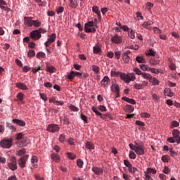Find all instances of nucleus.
Returning <instances> with one entry per match:
<instances>
[{
  "label": "nucleus",
  "mask_w": 180,
  "mask_h": 180,
  "mask_svg": "<svg viewBox=\"0 0 180 180\" xmlns=\"http://www.w3.org/2000/svg\"><path fill=\"white\" fill-rule=\"evenodd\" d=\"M7 167L11 169V171H16L18 169V160L16 157L12 156L10 160L7 162Z\"/></svg>",
  "instance_id": "obj_1"
},
{
  "label": "nucleus",
  "mask_w": 180,
  "mask_h": 180,
  "mask_svg": "<svg viewBox=\"0 0 180 180\" xmlns=\"http://www.w3.org/2000/svg\"><path fill=\"white\" fill-rule=\"evenodd\" d=\"M136 147H134V151H135L137 155H144L145 150H144V143H136Z\"/></svg>",
  "instance_id": "obj_2"
},
{
  "label": "nucleus",
  "mask_w": 180,
  "mask_h": 180,
  "mask_svg": "<svg viewBox=\"0 0 180 180\" xmlns=\"http://www.w3.org/2000/svg\"><path fill=\"white\" fill-rule=\"evenodd\" d=\"M12 138L2 139L0 141V146L2 148H11L12 147Z\"/></svg>",
  "instance_id": "obj_3"
},
{
  "label": "nucleus",
  "mask_w": 180,
  "mask_h": 180,
  "mask_svg": "<svg viewBox=\"0 0 180 180\" xmlns=\"http://www.w3.org/2000/svg\"><path fill=\"white\" fill-rule=\"evenodd\" d=\"M46 130L51 133H57V131H60V126L57 124H51L48 126Z\"/></svg>",
  "instance_id": "obj_4"
},
{
  "label": "nucleus",
  "mask_w": 180,
  "mask_h": 180,
  "mask_svg": "<svg viewBox=\"0 0 180 180\" xmlns=\"http://www.w3.org/2000/svg\"><path fill=\"white\" fill-rule=\"evenodd\" d=\"M30 37L32 40H39L41 38V34L37 30H35L30 33Z\"/></svg>",
  "instance_id": "obj_5"
},
{
  "label": "nucleus",
  "mask_w": 180,
  "mask_h": 180,
  "mask_svg": "<svg viewBox=\"0 0 180 180\" xmlns=\"http://www.w3.org/2000/svg\"><path fill=\"white\" fill-rule=\"evenodd\" d=\"M29 159V155H25L18 160V165L20 168L26 167V162Z\"/></svg>",
  "instance_id": "obj_6"
},
{
  "label": "nucleus",
  "mask_w": 180,
  "mask_h": 180,
  "mask_svg": "<svg viewBox=\"0 0 180 180\" xmlns=\"http://www.w3.org/2000/svg\"><path fill=\"white\" fill-rule=\"evenodd\" d=\"M122 38L120 35L115 34L111 37V41L115 44H120L122 43Z\"/></svg>",
  "instance_id": "obj_7"
},
{
  "label": "nucleus",
  "mask_w": 180,
  "mask_h": 180,
  "mask_svg": "<svg viewBox=\"0 0 180 180\" xmlns=\"http://www.w3.org/2000/svg\"><path fill=\"white\" fill-rule=\"evenodd\" d=\"M110 82V79L108 76H105L103 79L101 81V85L103 86V88H106L109 85Z\"/></svg>",
  "instance_id": "obj_8"
},
{
  "label": "nucleus",
  "mask_w": 180,
  "mask_h": 180,
  "mask_svg": "<svg viewBox=\"0 0 180 180\" xmlns=\"http://www.w3.org/2000/svg\"><path fill=\"white\" fill-rule=\"evenodd\" d=\"M148 85V82H146V81H143L142 82L141 84H135L134 85V88H135V89H143L145 86H147Z\"/></svg>",
  "instance_id": "obj_9"
},
{
  "label": "nucleus",
  "mask_w": 180,
  "mask_h": 180,
  "mask_svg": "<svg viewBox=\"0 0 180 180\" xmlns=\"http://www.w3.org/2000/svg\"><path fill=\"white\" fill-rule=\"evenodd\" d=\"M120 77L122 81H124V82H126L127 84H130V77L128 75H126V73H120Z\"/></svg>",
  "instance_id": "obj_10"
},
{
  "label": "nucleus",
  "mask_w": 180,
  "mask_h": 180,
  "mask_svg": "<svg viewBox=\"0 0 180 180\" xmlns=\"http://www.w3.org/2000/svg\"><path fill=\"white\" fill-rule=\"evenodd\" d=\"M92 171L96 175H102L103 174V168L102 167H94Z\"/></svg>",
  "instance_id": "obj_11"
},
{
  "label": "nucleus",
  "mask_w": 180,
  "mask_h": 180,
  "mask_svg": "<svg viewBox=\"0 0 180 180\" xmlns=\"http://www.w3.org/2000/svg\"><path fill=\"white\" fill-rule=\"evenodd\" d=\"M24 23L28 26V27H32V26H33V20H32V18L30 17H25Z\"/></svg>",
  "instance_id": "obj_12"
},
{
  "label": "nucleus",
  "mask_w": 180,
  "mask_h": 180,
  "mask_svg": "<svg viewBox=\"0 0 180 180\" xmlns=\"http://www.w3.org/2000/svg\"><path fill=\"white\" fill-rule=\"evenodd\" d=\"M79 4V0H71L70 1V6L72 9H77V8H78Z\"/></svg>",
  "instance_id": "obj_13"
},
{
  "label": "nucleus",
  "mask_w": 180,
  "mask_h": 180,
  "mask_svg": "<svg viewBox=\"0 0 180 180\" xmlns=\"http://www.w3.org/2000/svg\"><path fill=\"white\" fill-rule=\"evenodd\" d=\"M12 122L13 123H15V124H18V126H21L22 127L26 126V122L21 120L13 119Z\"/></svg>",
  "instance_id": "obj_14"
},
{
  "label": "nucleus",
  "mask_w": 180,
  "mask_h": 180,
  "mask_svg": "<svg viewBox=\"0 0 180 180\" xmlns=\"http://www.w3.org/2000/svg\"><path fill=\"white\" fill-rule=\"evenodd\" d=\"M15 86L18 88V89H21L22 91H27V89H29V88H27V86L22 82L17 83L15 84Z\"/></svg>",
  "instance_id": "obj_15"
},
{
  "label": "nucleus",
  "mask_w": 180,
  "mask_h": 180,
  "mask_svg": "<svg viewBox=\"0 0 180 180\" xmlns=\"http://www.w3.org/2000/svg\"><path fill=\"white\" fill-rule=\"evenodd\" d=\"M164 95L168 96L169 98H172L174 96V92L171 91V89L166 88L164 90Z\"/></svg>",
  "instance_id": "obj_16"
},
{
  "label": "nucleus",
  "mask_w": 180,
  "mask_h": 180,
  "mask_svg": "<svg viewBox=\"0 0 180 180\" xmlns=\"http://www.w3.org/2000/svg\"><path fill=\"white\" fill-rule=\"evenodd\" d=\"M57 38V35L56 34V33H53L51 34L49 38H48V43H51V44L52 43H54L56 41V39Z\"/></svg>",
  "instance_id": "obj_17"
},
{
  "label": "nucleus",
  "mask_w": 180,
  "mask_h": 180,
  "mask_svg": "<svg viewBox=\"0 0 180 180\" xmlns=\"http://www.w3.org/2000/svg\"><path fill=\"white\" fill-rule=\"evenodd\" d=\"M122 101L127 102V103H131V105H136V100L133 98H129L128 97H122Z\"/></svg>",
  "instance_id": "obj_18"
},
{
  "label": "nucleus",
  "mask_w": 180,
  "mask_h": 180,
  "mask_svg": "<svg viewBox=\"0 0 180 180\" xmlns=\"http://www.w3.org/2000/svg\"><path fill=\"white\" fill-rule=\"evenodd\" d=\"M49 103H56L57 105V106H58V105H60V106H63V105H64V102L63 101H56V98H52L49 99Z\"/></svg>",
  "instance_id": "obj_19"
},
{
  "label": "nucleus",
  "mask_w": 180,
  "mask_h": 180,
  "mask_svg": "<svg viewBox=\"0 0 180 180\" xmlns=\"http://www.w3.org/2000/svg\"><path fill=\"white\" fill-rule=\"evenodd\" d=\"M112 86H111V91L112 92H120V89L119 88V84H113V82H112Z\"/></svg>",
  "instance_id": "obj_20"
},
{
  "label": "nucleus",
  "mask_w": 180,
  "mask_h": 180,
  "mask_svg": "<svg viewBox=\"0 0 180 180\" xmlns=\"http://www.w3.org/2000/svg\"><path fill=\"white\" fill-rule=\"evenodd\" d=\"M95 26L94 22L93 21H89L84 24V32L88 29H91L90 27H94Z\"/></svg>",
  "instance_id": "obj_21"
},
{
  "label": "nucleus",
  "mask_w": 180,
  "mask_h": 180,
  "mask_svg": "<svg viewBox=\"0 0 180 180\" xmlns=\"http://www.w3.org/2000/svg\"><path fill=\"white\" fill-rule=\"evenodd\" d=\"M151 25H153V22H147V21H145L142 26L143 27H144V29H148V30H151Z\"/></svg>",
  "instance_id": "obj_22"
},
{
  "label": "nucleus",
  "mask_w": 180,
  "mask_h": 180,
  "mask_svg": "<svg viewBox=\"0 0 180 180\" xmlns=\"http://www.w3.org/2000/svg\"><path fill=\"white\" fill-rule=\"evenodd\" d=\"M125 111L127 113H132V112L134 111V107H133V105H127L125 106Z\"/></svg>",
  "instance_id": "obj_23"
},
{
  "label": "nucleus",
  "mask_w": 180,
  "mask_h": 180,
  "mask_svg": "<svg viewBox=\"0 0 180 180\" xmlns=\"http://www.w3.org/2000/svg\"><path fill=\"white\" fill-rule=\"evenodd\" d=\"M149 82H150L152 85H160V81L157 79L155 77H153V76L150 79Z\"/></svg>",
  "instance_id": "obj_24"
},
{
  "label": "nucleus",
  "mask_w": 180,
  "mask_h": 180,
  "mask_svg": "<svg viewBox=\"0 0 180 180\" xmlns=\"http://www.w3.org/2000/svg\"><path fill=\"white\" fill-rule=\"evenodd\" d=\"M136 61L139 63V64H146V59L143 56H136Z\"/></svg>",
  "instance_id": "obj_25"
},
{
  "label": "nucleus",
  "mask_w": 180,
  "mask_h": 180,
  "mask_svg": "<svg viewBox=\"0 0 180 180\" xmlns=\"http://www.w3.org/2000/svg\"><path fill=\"white\" fill-rule=\"evenodd\" d=\"M120 74H122V72L116 71V69H112L110 72L111 77H117L119 75H120Z\"/></svg>",
  "instance_id": "obj_26"
},
{
  "label": "nucleus",
  "mask_w": 180,
  "mask_h": 180,
  "mask_svg": "<svg viewBox=\"0 0 180 180\" xmlns=\"http://www.w3.org/2000/svg\"><path fill=\"white\" fill-rule=\"evenodd\" d=\"M86 148H87V150H94L95 145H94V143H92V142L87 141L86 143Z\"/></svg>",
  "instance_id": "obj_27"
},
{
  "label": "nucleus",
  "mask_w": 180,
  "mask_h": 180,
  "mask_svg": "<svg viewBox=\"0 0 180 180\" xmlns=\"http://www.w3.org/2000/svg\"><path fill=\"white\" fill-rule=\"evenodd\" d=\"M147 172L148 174L150 175V174H153V175H155V174H157V170L155 169L151 168V167H148L146 172Z\"/></svg>",
  "instance_id": "obj_28"
},
{
  "label": "nucleus",
  "mask_w": 180,
  "mask_h": 180,
  "mask_svg": "<svg viewBox=\"0 0 180 180\" xmlns=\"http://www.w3.org/2000/svg\"><path fill=\"white\" fill-rule=\"evenodd\" d=\"M101 119H102L103 120H108V119H109L110 120H112V117L110 116V115H109V113H106V114H101Z\"/></svg>",
  "instance_id": "obj_29"
},
{
  "label": "nucleus",
  "mask_w": 180,
  "mask_h": 180,
  "mask_svg": "<svg viewBox=\"0 0 180 180\" xmlns=\"http://www.w3.org/2000/svg\"><path fill=\"white\" fill-rule=\"evenodd\" d=\"M141 77L144 79H148L150 81V79H151V77L153 76L150 74H148V73H146V72H142Z\"/></svg>",
  "instance_id": "obj_30"
},
{
  "label": "nucleus",
  "mask_w": 180,
  "mask_h": 180,
  "mask_svg": "<svg viewBox=\"0 0 180 180\" xmlns=\"http://www.w3.org/2000/svg\"><path fill=\"white\" fill-rule=\"evenodd\" d=\"M179 135H180L179 130L174 129L172 131V136H173L174 139H179Z\"/></svg>",
  "instance_id": "obj_31"
},
{
  "label": "nucleus",
  "mask_w": 180,
  "mask_h": 180,
  "mask_svg": "<svg viewBox=\"0 0 180 180\" xmlns=\"http://www.w3.org/2000/svg\"><path fill=\"white\" fill-rule=\"evenodd\" d=\"M101 51H102V49H101V47H99V46L97 45L96 46H94L93 53H94V54H99Z\"/></svg>",
  "instance_id": "obj_32"
},
{
  "label": "nucleus",
  "mask_w": 180,
  "mask_h": 180,
  "mask_svg": "<svg viewBox=\"0 0 180 180\" xmlns=\"http://www.w3.org/2000/svg\"><path fill=\"white\" fill-rule=\"evenodd\" d=\"M32 26H34V27H40V26H41V22L39 20H33Z\"/></svg>",
  "instance_id": "obj_33"
},
{
  "label": "nucleus",
  "mask_w": 180,
  "mask_h": 180,
  "mask_svg": "<svg viewBox=\"0 0 180 180\" xmlns=\"http://www.w3.org/2000/svg\"><path fill=\"white\" fill-rule=\"evenodd\" d=\"M55 70H56V68H54V66L53 65L46 66L47 72H50V74H53V72H54Z\"/></svg>",
  "instance_id": "obj_34"
},
{
  "label": "nucleus",
  "mask_w": 180,
  "mask_h": 180,
  "mask_svg": "<svg viewBox=\"0 0 180 180\" xmlns=\"http://www.w3.org/2000/svg\"><path fill=\"white\" fill-rule=\"evenodd\" d=\"M51 159L55 161V162H59L60 161V156L58 154H52Z\"/></svg>",
  "instance_id": "obj_35"
},
{
  "label": "nucleus",
  "mask_w": 180,
  "mask_h": 180,
  "mask_svg": "<svg viewBox=\"0 0 180 180\" xmlns=\"http://www.w3.org/2000/svg\"><path fill=\"white\" fill-rule=\"evenodd\" d=\"M169 151L170 153L171 157H173L174 158L178 155V153H176V151H175L173 148H169Z\"/></svg>",
  "instance_id": "obj_36"
},
{
  "label": "nucleus",
  "mask_w": 180,
  "mask_h": 180,
  "mask_svg": "<svg viewBox=\"0 0 180 180\" xmlns=\"http://www.w3.org/2000/svg\"><path fill=\"white\" fill-rule=\"evenodd\" d=\"M122 60L125 64H129L130 63V56L122 55Z\"/></svg>",
  "instance_id": "obj_37"
},
{
  "label": "nucleus",
  "mask_w": 180,
  "mask_h": 180,
  "mask_svg": "<svg viewBox=\"0 0 180 180\" xmlns=\"http://www.w3.org/2000/svg\"><path fill=\"white\" fill-rule=\"evenodd\" d=\"M36 56V52H34V50L30 49L27 52V57H30V58H32Z\"/></svg>",
  "instance_id": "obj_38"
},
{
  "label": "nucleus",
  "mask_w": 180,
  "mask_h": 180,
  "mask_svg": "<svg viewBox=\"0 0 180 180\" xmlns=\"http://www.w3.org/2000/svg\"><path fill=\"white\" fill-rule=\"evenodd\" d=\"M67 77H68V79H70V81H72V79H74V78H75V72L74 71H70L69 75H68Z\"/></svg>",
  "instance_id": "obj_39"
},
{
  "label": "nucleus",
  "mask_w": 180,
  "mask_h": 180,
  "mask_svg": "<svg viewBox=\"0 0 180 180\" xmlns=\"http://www.w3.org/2000/svg\"><path fill=\"white\" fill-rule=\"evenodd\" d=\"M37 156H32L31 162L34 165V168H37V165H36V164H37Z\"/></svg>",
  "instance_id": "obj_40"
},
{
  "label": "nucleus",
  "mask_w": 180,
  "mask_h": 180,
  "mask_svg": "<svg viewBox=\"0 0 180 180\" xmlns=\"http://www.w3.org/2000/svg\"><path fill=\"white\" fill-rule=\"evenodd\" d=\"M118 26L120 29H122L124 32H130V28H129L127 25H122V24L119 23Z\"/></svg>",
  "instance_id": "obj_41"
},
{
  "label": "nucleus",
  "mask_w": 180,
  "mask_h": 180,
  "mask_svg": "<svg viewBox=\"0 0 180 180\" xmlns=\"http://www.w3.org/2000/svg\"><path fill=\"white\" fill-rule=\"evenodd\" d=\"M37 58H46V53L44 52H38L36 55Z\"/></svg>",
  "instance_id": "obj_42"
},
{
  "label": "nucleus",
  "mask_w": 180,
  "mask_h": 180,
  "mask_svg": "<svg viewBox=\"0 0 180 180\" xmlns=\"http://www.w3.org/2000/svg\"><path fill=\"white\" fill-rule=\"evenodd\" d=\"M92 11H93V12L95 13L96 15H100V13H101V11H99V7L98 6H94L92 7Z\"/></svg>",
  "instance_id": "obj_43"
},
{
  "label": "nucleus",
  "mask_w": 180,
  "mask_h": 180,
  "mask_svg": "<svg viewBox=\"0 0 180 180\" xmlns=\"http://www.w3.org/2000/svg\"><path fill=\"white\" fill-rule=\"evenodd\" d=\"M140 68L142 71H150V67L144 64L140 65Z\"/></svg>",
  "instance_id": "obj_44"
},
{
  "label": "nucleus",
  "mask_w": 180,
  "mask_h": 180,
  "mask_svg": "<svg viewBox=\"0 0 180 180\" xmlns=\"http://www.w3.org/2000/svg\"><path fill=\"white\" fill-rule=\"evenodd\" d=\"M92 71H94V74H99V68L96 65H92Z\"/></svg>",
  "instance_id": "obj_45"
},
{
  "label": "nucleus",
  "mask_w": 180,
  "mask_h": 180,
  "mask_svg": "<svg viewBox=\"0 0 180 180\" xmlns=\"http://www.w3.org/2000/svg\"><path fill=\"white\" fill-rule=\"evenodd\" d=\"M66 155H68L69 160H75L76 158V155L75 154L72 153H67Z\"/></svg>",
  "instance_id": "obj_46"
},
{
  "label": "nucleus",
  "mask_w": 180,
  "mask_h": 180,
  "mask_svg": "<svg viewBox=\"0 0 180 180\" xmlns=\"http://www.w3.org/2000/svg\"><path fill=\"white\" fill-rule=\"evenodd\" d=\"M161 160L163 162H168L169 161V156L168 155H162Z\"/></svg>",
  "instance_id": "obj_47"
},
{
  "label": "nucleus",
  "mask_w": 180,
  "mask_h": 180,
  "mask_svg": "<svg viewBox=\"0 0 180 180\" xmlns=\"http://www.w3.org/2000/svg\"><path fill=\"white\" fill-rule=\"evenodd\" d=\"M136 153L134 152V151H130L129 152V158L131 159V160H136Z\"/></svg>",
  "instance_id": "obj_48"
},
{
  "label": "nucleus",
  "mask_w": 180,
  "mask_h": 180,
  "mask_svg": "<svg viewBox=\"0 0 180 180\" xmlns=\"http://www.w3.org/2000/svg\"><path fill=\"white\" fill-rule=\"evenodd\" d=\"M27 144H29V139H27V138H24L22 141V146L26 147Z\"/></svg>",
  "instance_id": "obj_49"
},
{
  "label": "nucleus",
  "mask_w": 180,
  "mask_h": 180,
  "mask_svg": "<svg viewBox=\"0 0 180 180\" xmlns=\"http://www.w3.org/2000/svg\"><path fill=\"white\" fill-rule=\"evenodd\" d=\"M6 127H8V129H10V130H16V128L15 127V126L12 125V124L9 123V122H6Z\"/></svg>",
  "instance_id": "obj_50"
},
{
  "label": "nucleus",
  "mask_w": 180,
  "mask_h": 180,
  "mask_svg": "<svg viewBox=\"0 0 180 180\" xmlns=\"http://www.w3.org/2000/svg\"><path fill=\"white\" fill-rule=\"evenodd\" d=\"M77 165L79 167V168H82V167H84V161H82L81 159L77 160Z\"/></svg>",
  "instance_id": "obj_51"
},
{
  "label": "nucleus",
  "mask_w": 180,
  "mask_h": 180,
  "mask_svg": "<svg viewBox=\"0 0 180 180\" xmlns=\"http://www.w3.org/2000/svg\"><path fill=\"white\" fill-rule=\"evenodd\" d=\"M40 70H41V68L40 66L34 67L32 69V72L33 74H36L37 72H39V71H40Z\"/></svg>",
  "instance_id": "obj_52"
},
{
  "label": "nucleus",
  "mask_w": 180,
  "mask_h": 180,
  "mask_svg": "<svg viewBox=\"0 0 180 180\" xmlns=\"http://www.w3.org/2000/svg\"><path fill=\"white\" fill-rule=\"evenodd\" d=\"M69 108L70 110H72L73 112H78V110H79V108L74 105H70Z\"/></svg>",
  "instance_id": "obj_53"
},
{
  "label": "nucleus",
  "mask_w": 180,
  "mask_h": 180,
  "mask_svg": "<svg viewBox=\"0 0 180 180\" xmlns=\"http://www.w3.org/2000/svg\"><path fill=\"white\" fill-rule=\"evenodd\" d=\"M17 98H18V101L22 102V101H23V98H25V95L23 94V93H18L17 94Z\"/></svg>",
  "instance_id": "obj_54"
},
{
  "label": "nucleus",
  "mask_w": 180,
  "mask_h": 180,
  "mask_svg": "<svg viewBox=\"0 0 180 180\" xmlns=\"http://www.w3.org/2000/svg\"><path fill=\"white\" fill-rule=\"evenodd\" d=\"M133 71L135 72V74H136V75H142L143 74V72H141V70L137 68H134Z\"/></svg>",
  "instance_id": "obj_55"
},
{
  "label": "nucleus",
  "mask_w": 180,
  "mask_h": 180,
  "mask_svg": "<svg viewBox=\"0 0 180 180\" xmlns=\"http://www.w3.org/2000/svg\"><path fill=\"white\" fill-rule=\"evenodd\" d=\"M179 126V122L177 121H173L171 124L170 128L174 129V127H178Z\"/></svg>",
  "instance_id": "obj_56"
},
{
  "label": "nucleus",
  "mask_w": 180,
  "mask_h": 180,
  "mask_svg": "<svg viewBox=\"0 0 180 180\" xmlns=\"http://www.w3.org/2000/svg\"><path fill=\"white\" fill-rule=\"evenodd\" d=\"M8 4L4 0H0V9H3Z\"/></svg>",
  "instance_id": "obj_57"
},
{
  "label": "nucleus",
  "mask_w": 180,
  "mask_h": 180,
  "mask_svg": "<svg viewBox=\"0 0 180 180\" xmlns=\"http://www.w3.org/2000/svg\"><path fill=\"white\" fill-rule=\"evenodd\" d=\"M147 56H150L151 57H155V52L153 49H149Z\"/></svg>",
  "instance_id": "obj_58"
},
{
  "label": "nucleus",
  "mask_w": 180,
  "mask_h": 180,
  "mask_svg": "<svg viewBox=\"0 0 180 180\" xmlns=\"http://www.w3.org/2000/svg\"><path fill=\"white\" fill-rule=\"evenodd\" d=\"M63 12H64V7H63V6H59L56 9V13L58 15H60V13H63Z\"/></svg>",
  "instance_id": "obj_59"
},
{
  "label": "nucleus",
  "mask_w": 180,
  "mask_h": 180,
  "mask_svg": "<svg viewBox=\"0 0 180 180\" xmlns=\"http://www.w3.org/2000/svg\"><path fill=\"white\" fill-rule=\"evenodd\" d=\"M128 171L130 174H135L137 171V168L131 167L128 168Z\"/></svg>",
  "instance_id": "obj_60"
},
{
  "label": "nucleus",
  "mask_w": 180,
  "mask_h": 180,
  "mask_svg": "<svg viewBox=\"0 0 180 180\" xmlns=\"http://www.w3.org/2000/svg\"><path fill=\"white\" fill-rule=\"evenodd\" d=\"M23 136H25V134H23L22 132L17 134H16V140H22V139H23Z\"/></svg>",
  "instance_id": "obj_61"
},
{
  "label": "nucleus",
  "mask_w": 180,
  "mask_h": 180,
  "mask_svg": "<svg viewBox=\"0 0 180 180\" xmlns=\"http://www.w3.org/2000/svg\"><path fill=\"white\" fill-rule=\"evenodd\" d=\"M149 71H150V72H152L153 74H158L160 72V70L158 69L152 68H149Z\"/></svg>",
  "instance_id": "obj_62"
},
{
  "label": "nucleus",
  "mask_w": 180,
  "mask_h": 180,
  "mask_svg": "<svg viewBox=\"0 0 180 180\" xmlns=\"http://www.w3.org/2000/svg\"><path fill=\"white\" fill-rule=\"evenodd\" d=\"M129 77L130 82H131V81H134L136 79V75H134V73H129Z\"/></svg>",
  "instance_id": "obj_63"
},
{
  "label": "nucleus",
  "mask_w": 180,
  "mask_h": 180,
  "mask_svg": "<svg viewBox=\"0 0 180 180\" xmlns=\"http://www.w3.org/2000/svg\"><path fill=\"white\" fill-rule=\"evenodd\" d=\"M144 176H145V180H153V178H151V176L148 174L147 172H144Z\"/></svg>",
  "instance_id": "obj_64"
}]
</instances>
